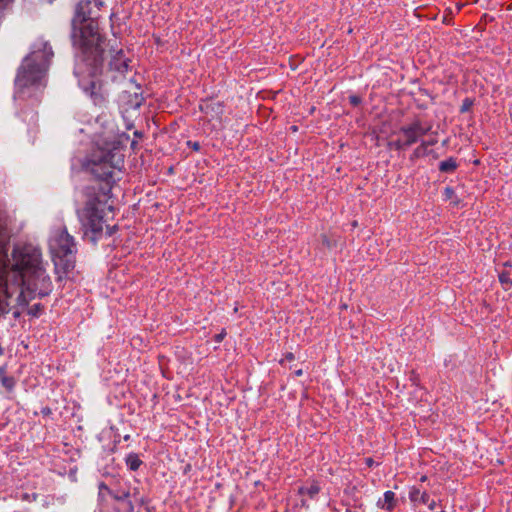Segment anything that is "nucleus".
<instances>
[{"label":"nucleus","instance_id":"obj_34","mask_svg":"<svg viewBox=\"0 0 512 512\" xmlns=\"http://www.w3.org/2000/svg\"><path fill=\"white\" fill-rule=\"evenodd\" d=\"M136 501L139 502V504L144 505L146 503V500L144 497L136 498Z\"/></svg>","mask_w":512,"mask_h":512},{"label":"nucleus","instance_id":"obj_38","mask_svg":"<svg viewBox=\"0 0 512 512\" xmlns=\"http://www.w3.org/2000/svg\"><path fill=\"white\" fill-rule=\"evenodd\" d=\"M134 134H135V136H137V137H140V136H141V133H140V132H138V131H136Z\"/></svg>","mask_w":512,"mask_h":512},{"label":"nucleus","instance_id":"obj_10","mask_svg":"<svg viewBox=\"0 0 512 512\" xmlns=\"http://www.w3.org/2000/svg\"><path fill=\"white\" fill-rule=\"evenodd\" d=\"M123 93L124 94H123L122 97L123 98H126V97L128 98L127 99V105L129 106V108L137 109V108H139L142 105V103L144 101V98H143L141 92L135 91L133 93V95H132V94L129 93L128 90H124Z\"/></svg>","mask_w":512,"mask_h":512},{"label":"nucleus","instance_id":"obj_43","mask_svg":"<svg viewBox=\"0 0 512 512\" xmlns=\"http://www.w3.org/2000/svg\"><path fill=\"white\" fill-rule=\"evenodd\" d=\"M2 373V370L0 369V374Z\"/></svg>","mask_w":512,"mask_h":512},{"label":"nucleus","instance_id":"obj_35","mask_svg":"<svg viewBox=\"0 0 512 512\" xmlns=\"http://www.w3.org/2000/svg\"><path fill=\"white\" fill-rule=\"evenodd\" d=\"M42 413H43L44 415H48V414H50V413H51V410H50V408H47V407H46V408H44V409L42 410Z\"/></svg>","mask_w":512,"mask_h":512},{"label":"nucleus","instance_id":"obj_13","mask_svg":"<svg viewBox=\"0 0 512 512\" xmlns=\"http://www.w3.org/2000/svg\"><path fill=\"white\" fill-rule=\"evenodd\" d=\"M409 498L411 501L415 502L417 501L418 499H420V501L423 503V504H427L428 501H429V495L426 493V492H423V493H420V490L413 487L410 492H409Z\"/></svg>","mask_w":512,"mask_h":512},{"label":"nucleus","instance_id":"obj_8","mask_svg":"<svg viewBox=\"0 0 512 512\" xmlns=\"http://www.w3.org/2000/svg\"><path fill=\"white\" fill-rule=\"evenodd\" d=\"M8 244H9V234L6 228L0 226V278L2 289H7L6 283V273L7 267L10 263L8 258Z\"/></svg>","mask_w":512,"mask_h":512},{"label":"nucleus","instance_id":"obj_17","mask_svg":"<svg viewBox=\"0 0 512 512\" xmlns=\"http://www.w3.org/2000/svg\"><path fill=\"white\" fill-rule=\"evenodd\" d=\"M1 383L2 385L7 389V391H12L15 386V379L11 376H5L3 375L1 377Z\"/></svg>","mask_w":512,"mask_h":512},{"label":"nucleus","instance_id":"obj_42","mask_svg":"<svg viewBox=\"0 0 512 512\" xmlns=\"http://www.w3.org/2000/svg\"><path fill=\"white\" fill-rule=\"evenodd\" d=\"M425 480H426V477H425V476H423V477L421 478V481H425Z\"/></svg>","mask_w":512,"mask_h":512},{"label":"nucleus","instance_id":"obj_36","mask_svg":"<svg viewBox=\"0 0 512 512\" xmlns=\"http://www.w3.org/2000/svg\"><path fill=\"white\" fill-rule=\"evenodd\" d=\"M302 374H303L302 369H299V370H296V371H295V375H296L297 377L301 376Z\"/></svg>","mask_w":512,"mask_h":512},{"label":"nucleus","instance_id":"obj_9","mask_svg":"<svg viewBox=\"0 0 512 512\" xmlns=\"http://www.w3.org/2000/svg\"><path fill=\"white\" fill-rule=\"evenodd\" d=\"M200 110L205 113L207 116L215 117L222 113V105L220 102H215L212 100L203 101L200 106Z\"/></svg>","mask_w":512,"mask_h":512},{"label":"nucleus","instance_id":"obj_23","mask_svg":"<svg viewBox=\"0 0 512 512\" xmlns=\"http://www.w3.org/2000/svg\"><path fill=\"white\" fill-rule=\"evenodd\" d=\"M446 199H451L454 196V190L451 187H446L444 190Z\"/></svg>","mask_w":512,"mask_h":512},{"label":"nucleus","instance_id":"obj_40","mask_svg":"<svg viewBox=\"0 0 512 512\" xmlns=\"http://www.w3.org/2000/svg\"><path fill=\"white\" fill-rule=\"evenodd\" d=\"M135 87H136V89H137L138 91H140V90H141V87H140L139 85H136Z\"/></svg>","mask_w":512,"mask_h":512},{"label":"nucleus","instance_id":"obj_18","mask_svg":"<svg viewBox=\"0 0 512 512\" xmlns=\"http://www.w3.org/2000/svg\"><path fill=\"white\" fill-rule=\"evenodd\" d=\"M43 310V306L40 303L34 304L29 309V314L35 317H38Z\"/></svg>","mask_w":512,"mask_h":512},{"label":"nucleus","instance_id":"obj_31","mask_svg":"<svg viewBox=\"0 0 512 512\" xmlns=\"http://www.w3.org/2000/svg\"><path fill=\"white\" fill-rule=\"evenodd\" d=\"M436 142H437V141H436L435 139H433V140H429V141H423L422 143L426 144V145H427V148H428L429 146H433V145H435V144H436Z\"/></svg>","mask_w":512,"mask_h":512},{"label":"nucleus","instance_id":"obj_28","mask_svg":"<svg viewBox=\"0 0 512 512\" xmlns=\"http://www.w3.org/2000/svg\"><path fill=\"white\" fill-rule=\"evenodd\" d=\"M96 86H97L96 81L91 80L90 81V88H91L90 95L91 96H94V94H95L94 89L96 88Z\"/></svg>","mask_w":512,"mask_h":512},{"label":"nucleus","instance_id":"obj_7","mask_svg":"<svg viewBox=\"0 0 512 512\" xmlns=\"http://www.w3.org/2000/svg\"><path fill=\"white\" fill-rule=\"evenodd\" d=\"M431 129V126H423L421 121L415 120L409 125L402 126L399 129V136L404 140V144L411 146L416 143L418 139L427 134Z\"/></svg>","mask_w":512,"mask_h":512},{"label":"nucleus","instance_id":"obj_15","mask_svg":"<svg viewBox=\"0 0 512 512\" xmlns=\"http://www.w3.org/2000/svg\"><path fill=\"white\" fill-rule=\"evenodd\" d=\"M395 493L392 491H386L384 493V502L388 510H391L395 506Z\"/></svg>","mask_w":512,"mask_h":512},{"label":"nucleus","instance_id":"obj_22","mask_svg":"<svg viewBox=\"0 0 512 512\" xmlns=\"http://www.w3.org/2000/svg\"><path fill=\"white\" fill-rule=\"evenodd\" d=\"M130 496L129 492H122L121 494H113V498L117 501H123L128 499Z\"/></svg>","mask_w":512,"mask_h":512},{"label":"nucleus","instance_id":"obj_25","mask_svg":"<svg viewBox=\"0 0 512 512\" xmlns=\"http://www.w3.org/2000/svg\"><path fill=\"white\" fill-rule=\"evenodd\" d=\"M188 146L191 147L194 151H199L201 146L199 144V142H192V141H188Z\"/></svg>","mask_w":512,"mask_h":512},{"label":"nucleus","instance_id":"obj_41","mask_svg":"<svg viewBox=\"0 0 512 512\" xmlns=\"http://www.w3.org/2000/svg\"><path fill=\"white\" fill-rule=\"evenodd\" d=\"M101 487L107 489V486L105 484H103V483L101 484Z\"/></svg>","mask_w":512,"mask_h":512},{"label":"nucleus","instance_id":"obj_33","mask_svg":"<svg viewBox=\"0 0 512 512\" xmlns=\"http://www.w3.org/2000/svg\"><path fill=\"white\" fill-rule=\"evenodd\" d=\"M427 504H428V507H429L430 510H433L435 508V506H436L435 501H431V502L428 501Z\"/></svg>","mask_w":512,"mask_h":512},{"label":"nucleus","instance_id":"obj_39","mask_svg":"<svg viewBox=\"0 0 512 512\" xmlns=\"http://www.w3.org/2000/svg\"><path fill=\"white\" fill-rule=\"evenodd\" d=\"M137 495H138V492H137V490L135 489V492H134V494H133V496H134V498H135V499L137 498Z\"/></svg>","mask_w":512,"mask_h":512},{"label":"nucleus","instance_id":"obj_32","mask_svg":"<svg viewBox=\"0 0 512 512\" xmlns=\"http://www.w3.org/2000/svg\"><path fill=\"white\" fill-rule=\"evenodd\" d=\"M285 360H287V361H292V360H294V355H293V353H291V352L287 353V354L285 355Z\"/></svg>","mask_w":512,"mask_h":512},{"label":"nucleus","instance_id":"obj_12","mask_svg":"<svg viewBox=\"0 0 512 512\" xmlns=\"http://www.w3.org/2000/svg\"><path fill=\"white\" fill-rule=\"evenodd\" d=\"M125 462L129 469L132 471L138 470L140 465L142 464V461L140 460L139 456L136 453L128 454L125 459Z\"/></svg>","mask_w":512,"mask_h":512},{"label":"nucleus","instance_id":"obj_29","mask_svg":"<svg viewBox=\"0 0 512 512\" xmlns=\"http://www.w3.org/2000/svg\"><path fill=\"white\" fill-rule=\"evenodd\" d=\"M11 2L12 0H0V9L7 7Z\"/></svg>","mask_w":512,"mask_h":512},{"label":"nucleus","instance_id":"obj_6","mask_svg":"<svg viewBox=\"0 0 512 512\" xmlns=\"http://www.w3.org/2000/svg\"><path fill=\"white\" fill-rule=\"evenodd\" d=\"M49 248L57 269L67 273L74 269L76 244L66 229H58L49 240Z\"/></svg>","mask_w":512,"mask_h":512},{"label":"nucleus","instance_id":"obj_16","mask_svg":"<svg viewBox=\"0 0 512 512\" xmlns=\"http://www.w3.org/2000/svg\"><path fill=\"white\" fill-rule=\"evenodd\" d=\"M429 151H428V148H427V145L424 144V143H421L414 151H413V154H412V157L413 158H421V157H424L426 155H428Z\"/></svg>","mask_w":512,"mask_h":512},{"label":"nucleus","instance_id":"obj_26","mask_svg":"<svg viewBox=\"0 0 512 512\" xmlns=\"http://www.w3.org/2000/svg\"><path fill=\"white\" fill-rule=\"evenodd\" d=\"M319 492V487L318 486H311L309 489H308V493L309 495L312 497L314 495H316L317 493Z\"/></svg>","mask_w":512,"mask_h":512},{"label":"nucleus","instance_id":"obj_30","mask_svg":"<svg viewBox=\"0 0 512 512\" xmlns=\"http://www.w3.org/2000/svg\"><path fill=\"white\" fill-rule=\"evenodd\" d=\"M224 336H225V332H221L220 334H217L215 336V341L216 342H221L223 340Z\"/></svg>","mask_w":512,"mask_h":512},{"label":"nucleus","instance_id":"obj_4","mask_svg":"<svg viewBox=\"0 0 512 512\" xmlns=\"http://www.w3.org/2000/svg\"><path fill=\"white\" fill-rule=\"evenodd\" d=\"M122 144L119 140L105 142L94 152L91 159V173L99 180L105 182L108 189L114 180V170H120L124 163Z\"/></svg>","mask_w":512,"mask_h":512},{"label":"nucleus","instance_id":"obj_20","mask_svg":"<svg viewBox=\"0 0 512 512\" xmlns=\"http://www.w3.org/2000/svg\"><path fill=\"white\" fill-rule=\"evenodd\" d=\"M392 145L395 147V149L397 150H402L404 148H407L408 145L404 144V140L403 138L400 136L396 141H394L392 143Z\"/></svg>","mask_w":512,"mask_h":512},{"label":"nucleus","instance_id":"obj_21","mask_svg":"<svg viewBox=\"0 0 512 512\" xmlns=\"http://www.w3.org/2000/svg\"><path fill=\"white\" fill-rule=\"evenodd\" d=\"M349 102L351 105L356 107L361 104L362 99L357 95H351L349 96Z\"/></svg>","mask_w":512,"mask_h":512},{"label":"nucleus","instance_id":"obj_5","mask_svg":"<svg viewBox=\"0 0 512 512\" xmlns=\"http://www.w3.org/2000/svg\"><path fill=\"white\" fill-rule=\"evenodd\" d=\"M87 188V200L82 209L77 210L78 218L84 229V235L94 244L103 235V202Z\"/></svg>","mask_w":512,"mask_h":512},{"label":"nucleus","instance_id":"obj_27","mask_svg":"<svg viewBox=\"0 0 512 512\" xmlns=\"http://www.w3.org/2000/svg\"><path fill=\"white\" fill-rule=\"evenodd\" d=\"M48 3H53L55 0H46ZM96 7L100 8L103 6L104 2L102 0H93Z\"/></svg>","mask_w":512,"mask_h":512},{"label":"nucleus","instance_id":"obj_1","mask_svg":"<svg viewBox=\"0 0 512 512\" xmlns=\"http://www.w3.org/2000/svg\"><path fill=\"white\" fill-rule=\"evenodd\" d=\"M91 0H80L74 10L71 20V41L81 52V57L87 66L89 76L105 74L112 82H121L132 73L130 59L123 50L114 55L109 49V43L100 33L98 21L91 16Z\"/></svg>","mask_w":512,"mask_h":512},{"label":"nucleus","instance_id":"obj_3","mask_svg":"<svg viewBox=\"0 0 512 512\" xmlns=\"http://www.w3.org/2000/svg\"><path fill=\"white\" fill-rule=\"evenodd\" d=\"M54 53L51 45L44 39H38L32 46L31 53L27 55L15 78V95L25 99L32 97L40 87L44 86V79L49 69Z\"/></svg>","mask_w":512,"mask_h":512},{"label":"nucleus","instance_id":"obj_19","mask_svg":"<svg viewBox=\"0 0 512 512\" xmlns=\"http://www.w3.org/2000/svg\"><path fill=\"white\" fill-rule=\"evenodd\" d=\"M472 105H473V101L470 98H465L461 105L460 111L462 113L468 112L471 109Z\"/></svg>","mask_w":512,"mask_h":512},{"label":"nucleus","instance_id":"obj_37","mask_svg":"<svg viewBox=\"0 0 512 512\" xmlns=\"http://www.w3.org/2000/svg\"><path fill=\"white\" fill-rule=\"evenodd\" d=\"M133 83H134L133 77H130L128 84L133 85Z\"/></svg>","mask_w":512,"mask_h":512},{"label":"nucleus","instance_id":"obj_2","mask_svg":"<svg viewBox=\"0 0 512 512\" xmlns=\"http://www.w3.org/2000/svg\"><path fill=\"white\" fill-rule=\"evenodd\" d=\"M13 268L18 271L22 279L20 297L27 303L29 300L43 298L52 291L50 277L41 265V251L33 245L15 247L12 253Z\"/></svg>","mask_w":512,"mask_h":512},{"label":"nucleus","instance_id":"obj_11","mask_svg":"<svg viewBox=\"0 0 512 512\" xmlns=\"http://www.w3.org/2000/svg\"><path fill=\"white\" fill-rule=\"evenodd\" d=\"M457 167V161L453 157H450L447 160L440 162L439 164V170L443 173H451L455 171Z\"/></svg>","mask_w":512,"mask_h":512},{"label":"nucleus","instance_id":"obj_14","mask_svg":"<svg viewBox=\"0 0 512 512\" xmlns=\"http://www.w3.org/2000/svg\"><path fill=\"white\" fill-rule=\"evenodd\" d=\"M499 281L505 287H509L512 285V272L511 271H502L499 274Z\"/></svg>","mask_w":512,"mask_h":512},{"label":"nucleus","instance_id":"obj_24","mask_svg":"<svg viewBox=\"0 0 512 512\" xmlns=\"http://www.w3.org/2000/svg\"><path fill=\"white\" fill-rule=\"evenodd\" d=\"M116 230H117V226L116 225H114V226H106V232L105 233H106L107 236H112L115 233Z\"/></svg>","mask_w":512,"mask_h":512}]
</instances>
